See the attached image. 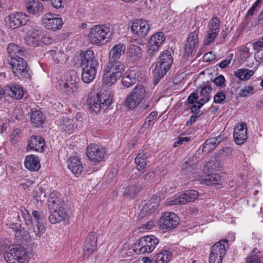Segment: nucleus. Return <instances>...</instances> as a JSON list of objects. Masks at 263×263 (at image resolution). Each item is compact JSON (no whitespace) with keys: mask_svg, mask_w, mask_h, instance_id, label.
Listing matches in <instances>:
<instances>
[{"mask_svg":"<svg viewBox=\"0 0 263 263\" xmlns=\"http://www.w3.org/2000/svg\"><path fill=\"white\" fill-rule=\"evenodd\" d=\"M254 70H249L245 68L240 69L234 72L235 76L238 78L239 80L242 81L249 79L254 74Z\"/></svg>","mask_w":263,"mask_h":263,"instance_id":"a19ab883","label":"nucleus"},{"mask_svg":"<svg viewBox=\"0 0 263 263\" xmlns=\"http://www.w3.org/2000/svg\"><path fill=\"white\" fill-rule=\"evenodd\" d=\"M45 145L44 140L42 137L32 136L28 140L27 148L35 152H42Z\"/></svg>","mask_w":263,"mask_h":263,"instance_id":"a878e982","label":"nucleus"},{"mask_svg":"<svg viewBox=\"0 0 263 263\" xmlns=\"http://www.w3.org/2000/svg\"><path fill=\"white\" fill-rule=\"evenodd\" d=\"M190 140V138L188 137H179L178 140L174 143V146L177 147L178 145H180L183 143L184 142H187Z\"/></svg>","mask_w":263,"mask_h":263,"instance_id":"0e129e2a","label":"nucleus"},{"mask_svg":"<svg viewBox=\"0 0 263 263\" xmlns=\"http://www.w3.org/2000/svg\"><path fill=\"white\" fill-rule=\"evenodd\" d=\"M199 27L196 25H194L186 39L184 47L185 54L187 57L193 56L197 50L199 42Z\"/></svg>","mask_w":263,"mask_h":263,"instance_id":"1a4fd4ad","label":"nucleus"},{"mask_svg":"<svg viewBox=\"0 0 263 263\" xmlns=\"http://www.w3.org/2000/svg\"><path fill=\"white\" fill-rule=\"evenodd\" d=\"M126 49L125 46L123 44L115 45L111 49L109 54V61H119L121 55L123 54Z\"/></svg>","mask_w":263,"mask_h":263,"instance_id":"7c9ffc66","label":"nucleus"},{"mask_svg":"<svg viewBox=\"0 0 263 263\" xmlns=\"http://www.w3.org/2000/svg\"><path fill=\"white\" fill-rule=\"evenodd\" d=\"M42 24L48 30L57 31L61 29L63 22L57 14L47 13L42 18Z\"/></svg>","mask_w":263,"mask_h":263,"instance_id":"4468645a","label":"nucleus"},{"mask_svg":"<svg viewBox=\"0 0 263 263\" xmlns=\"http://www.w3.org/2000/svg\"><path fill=\"white\" fill-rule=\"evenodd\" d=\"M203 102H200V100H198L196 104H193L191 107L190 109L191 110L192 112H194L195 111L197 112V111L200 109L203 105L204 104Z\"/></svg>","mask_w":263,"mask_h":263,"instance_id":"052dcab7","label":"nucleus"},{"mask_svg":"<svg viewBox=\"0 0 263 263\" xmlns=\"http://www.w3.org/2000/svg\"><path fill=\"white\" fill-rule=\"evenodd\" d=\"M66 82L63 85L61 84V89L66 93L67 95H74L77 92L79 88V84L77 80L78 78L76 75V72L72 71L71 73L67 74Z\"/></svg>","mask_w":263,"mask_h":263,"instance_id":"dca6fc26","label":"nucleus"},{"mask_svg":"<svg viewBox=\"0 0 263 263\" xmlns=\"http://www.w3.org/2000/svg\"><path fill=\"white\" fill-rule=\"evenodd\" d=\"M107 72L120 78L125 70L124 65L120 61H109L105 67Z\"/></svg>","mask_w":263,"mask_h":263,"instance_id":"cd10ccee","label":"nucleus"},{"mask_svg":"<svg viewBox=\"0 0 263 263\" xmlns=\"http://www.w3.org/2000/svg\"><path fill=\"white\" fill-rule=\"evenodd\" d=\"M7 50L9 54H14L13 57H15L16 54L22 55L25 52L24 48L13 43H10L8 45Z\"/></svg>","mask_w":263,"mask_h":263,"instance_id":"de8ad7c7","label":"nucleus"},{"mask_svg":"<svg viewBox=\"0 0 263 263\" xmlns=\"http://www.w3.org/2000/svg\"><path fill=\"white\" fill-rule=\"evenodd\" d=\"M166 203L168 205L183 204L180 195L178 196H174L168 198L166 200Z\"/></svg>","mask_w":263,"mask_h":263,"instance_id":"3c124183","label":"nucleus"},{"mask_svg":"<svg viewBox=\"0 0 263 263\" xmlns=\"http://www.w3.org/2000/svg\"><path fill=\"white\" fill-rule=\"evenodd\" d=\"M4 258L8 263H27L28 261L26 251L20 245H12Z\"/></svg>","mask_w":263,"mask_h":263,"instance_id":"6e6552de","label":"nucleus"},{"mask_svg":"<svg viewBox=\"0 0 263 263\" xmlns=\"http://www.w3.org/2000/svg\"><path fill=\"white\" fill-rule=\"evenodd\" d=\"M145 93V89L143 86H137L126 97L124 101L125 106L130 109L135 108L142 102Z\"/></svg>","mask_w":263,"mask_h":263,"instance_id":"9b49d317","label":"nucleus"},{"mask_svg":"<svg viewBox=\"0 0 263 263\" xmlns=\"http://www.w3.org/2000/svg\"><path fill=\"white\" fill-rule=\"evenodd\" d=\"M97 237L93 232L90 233L87 236L83 245L84 255L89 256L97 250Z\"/></svg>","mask_w":263,"mask_h":263,"instance_id":"5701e85b","label":"nucleus"},{"mask_svg":"<svg viewBox=\"0 0 263 263\" xmlns=\"http://www.w3.org/2000/svg\"><path fill=\"white\" fill-rule=\"evenodd\" d=\"M246 263H263V254L257 249H254L247 257Z\"/></svg>","mask_w":263,"mask_h":263,"instance_id":"58836bf2","label":"nucleus"},{"mask_svg":"<svg viewBox=\"0 0 263 263\" xmlns=\"http://www.w3.org/2000/svg\"><path fill=\"white\" fill-rule=\"evenodd\" d=\"M132 33L139 37L145 36L149 31L150 28L148 22L140 19L135 21L131 25Z\"/></svg>","mask_w":263,"mask_h":263,"instance_id":"a211bd4d","label":"nucleus"},{"mask_svg":"<svg viewBox=\"0 0 263 263\" xmlns=\"http://www.w3.org/2000/svg\"><path fill=\"white\" fill-rule=\"evenodd\" d=\"M27 11L34 15H40L43 12V6L38 0H24Z\"/></svg>","mask_w":263,"mask_h":263,"instance_id":"bb28decb","label":"nucleus"},{"mask_svg":"<svg viewBox=\"0 0 263 263\" xmlns=\"http://www.w3.org/2000/svg\"><path fill=\"white\" fill-rule=\"evenodd\" d=\"M57 122L61 131L67 134L74 132L77 127L75 120L66 116H62Z\"/></svg>","mask_w":263,"mask_h":263,"instance_id":"4be33fe9","label":"nucleus"},{"mask_svg":"<svg viewBox=\"0 0 263 263\" xmlns=\"http://www.w3.org/2000/svg\"><path fill=\"white\" fill-rule=\"evenodd\" d=\"M50 213L49 220L52 224H57L67 220L68 218L67 212L64 206L54 210Z\"/></svg>","mask_w":263,"mask_h":263,"instance_id":"b1692460","label":"nucleus"},{"mask_svg":"<svg viewBox=\"0 0 263 263\" xmlns=\"http://www.w3.org/2000/svg\"><path fill=\"white\" fill-rule=\"evenodd\" d=\"M157 224V222L154 220L148 221L145 224H142L141 228L142 230H151L154 229Z\"/></svg>","mask_w":263,"mask_h":263,"instance_id":"4d7b16f0","label":"nucleus"},{"mask_svg":"<svg viewBox=\"0 0 263 263\" xmlns=\"http://www.w3.org/2000/svg\"><path fill=\"white\" fill-rule=\"evenodd\" d=\"M26 33L25 42L29 46H41L40 39L43 34L42 30L35 25H27L24 28Z\"/></svg>","mask_w":263,"mask_h":263,"instance_id":"f8f14e48","label":"nucleus"},{"mask_svg":"<svg viewBox=\"0 0 263 263\" xmlns=\"http://www.w3.org/2000/svg\"><path fill=\"white\" fill-rule=\"evenodd\" d=\"M158 113L157 111H152L149 116L146 118L145 122L143 124L144 128H148L151 125L152 122L157 117Z\"/></svg>","mask_w":263,"mask_h":263,"instance_id":"8fccbe9b","label":"nucleus"},{"mask_svg":"<svg viewBox=\"0 0 263 263\" xmlns=\"http://www.w3.org/2000/svg\"><path fill=\"white\" fill-rule=\"evenodd\" d=\"M220 22L219 19L217 17L213 18L209 21L207 34L204 40L205 45L211 44L217 37L219 32Z\"/></svg>","mask_w":263,"mask_h":263,"instance_id":"f3484780","label":"nucleus"},{"mask_svg":"<svg viewBox=\"0 0 263 263\" xmlns=\"http://www.w3.org/2000/svg\"><path fill=\"white\" fill-rule=\"evenodd\" d=\"M156 210V206L153 205L152 208H149L147 205H145L141 210V214L143 215L148 213H152Z\"/></svg>","mask_w":263,"mask_h":263,"instance_id":"e2e57ef3","label":"nucleus"},{"mask_svg":"<svg viewBox=\"0 0 263 263\" xmlns=\"http://www.w3.org/2000/svg\"><path fill=\"white\" fill-rule=\"evenodd\" d=\"M112 33L113 29L109 25H95L90 30L88 37L91 44L102 46L110 39Z\"/></svg>","mask_w":263,"mask_h":263,"instance_id":"7ed1b4c3","label":"nucleus"},{"mask_svg":"<svg viewBox=\"0 0 263 263\" xmlns=\"http://www.w3.org/2000/svg\"><path fill=\"white\" fill-rule=\"evenodd\" d=\"M128 54L132 61H137L141 58L142 50L140 47L131 44L128 48Z\"/></svg>","mask_w":263,"mask_h":263,"instance_id":"ea45409f","label":"nucleus"},{"mask_svg":"<svg viewBox=\"0 0 263 263\" xmlns=\"http://www.w3.org/2000/svg\"><path fill=\"white\" fill-rule=\"evenodd\" d=\"M165 40V37L162 32H157L152 35L148 44V54L150 55H153L155 52L158 51Z\"/></svg>","mask_w":263,"mask_h":263,"instance_id":"6ab92c4d","label":"nucleus"},{"mask_svg":"<svg viewBox=\"0 0 263 263\" xmlns=\"http://www.w3.org/2000/svg\"><path fill=\"white\" fill-rule=\"evenodd\" d=\"M81 57L83 66L82 80L86 83H90L96 76L99 62L95 58L93 50L90 48L81 53Z\"/></svg>","mask_w":263,"mask_h":263,"instance_id":"f03ea898","label":"nucleus"},{"mask_svg":"<svg viewBox=\"0 0 263 263\" xmlns=\"http://www.w3.org/2000/svg\"><path fill=\"white\" fill-rule=\"evenodd\" d=\"M63 205L64 203L55 193H51L49 194L48 198V208L49 212H51L52 210L64 206Z\"/></svg>","mask_w":263,"mask_h":263,"instance_id":"72a5a7b5","label":"nucleus"},{"mask_svg":"<svg viewBox=\"0 0 263 263\" xmlns=\"http://www.w3.org/2000/svg\"><path fill=\"white\" fill-rule=\"evenodd\" d=\"M24 164L26 168L30 171H37L41 167L39 158L33 155L26 157Z\"/></svg>","mask_w":263,"mask_h":263,"instance_id":"c756f323","label":"nucleus"},{"mask_svg":"<svg viewBox=\"0 0 263 263\" xmlns=\"http://www.w3.org/2000/svg\"><path fill=\"white\" fill-rule=\"evenodd\" d=\"M20 211L28 229L34 234L36 239H40L46 230L44 223L45 216L43 214V212H39L37 210H33L32 212V215L34 218L33 219L25 208H21Z\"/></svg>","mask_w":263,"mask_h":263,"instance_id":"f257e3e1","label":"nucleus"},{"mask_svg":"<svg viewBox=\"0 0 263 263\" xmlns=\"http://www.w3.org/2000/svg\"><path fill=\"white\" fill-rule=\"evenodd\" d=\"M226 98V95L223 91L218 92L214 96V102L215 103L223 104Z\"/></svg>","mask_w":263,"mask_h":263,"instance_id":"5fc2aeb1","label":"nucleus"},{"mask_svg":"<svg viewBox=\"0 0 263 263\" xmlns=\"http://www.w3.org/2000/svg\"><path fill=\"white\" fill-rule=\"evenodd\" d=\"M254 58L257 62L263 61V50L256 51L255 53Z\"/></svg>","mask_w":263,"mask_h":263,"instance_id":"774afa93","label":"nucleus"},{"mask_svg":"<svg viewBox=\"0 0 263 263\" xmlns=\"http://www.w3.org/2000/svg\"><path fill=\"white\" fill-rule=\"evenodd\" d=\"M33 197L37 202H42L46 198V193L42 187L36 186L33 191Z\"/></svg>","mask_w":263,"mask_h":263,"instance_id":"49530a36","label":"nucleus"},{"mask_svg":"<svg viewBox=\"0 0 263 263\" xmlns=\"http://www.w3.org/2000/svg\"><path fill=\"white\" fill-rule=\"evenodd\" d=\"M30 120L35 127L41 126L44 122L43 114L40 110H35L32 111L30 115Z\"/></svg>","mask_w":263,"mask_h":263,"instance_id":"4c0bfd02","label":"nucleus"},{"mask_svg":"<svg viewBox=\"0 0 263 263\" xmlns=\"http://www.w3.org/2000/svg\"><path fill=\"white\" fill-rule=\"evenodd\" d=\"M15 76L18 78H30L31 72L26 61L18 56L12 57L10 61Z\"/></svg>","mask_w":263,"mask_h":263,"instance_id":"0eeeda50","label":"nucleus"},{"mask_svg":"<svg viewBox=\"0 0 263 263\" xmlns=\"http://www.w3.org/2000/svg\"><path fill=\"white\" fill-rule=\"evenodd\" d=\"M6 96L19 100L23 98L24 92L19 85L11 84L6 86Z\"/></svg>","mask_w":263,"mask_h":263,"instance_id":"c85d7f7f","label":"nucleus"},{"mask_svg":"<svg viewBox=\"0 0 263 263\" xmlns=\"http://www.w3.org/2000/svg\"><path fill=\"white\" fill-rule=\"evenodd\" d=\"M253 48L255 50L259 51L262 50L263 48V40L262 39L256 41L253 44Z\"/></svg>","mask_w":263,"mask_h":263,"instance_id":"680f3d73","label":"nucleus"},{"mask_svg":"<svg viewBox=\"0 0 263 263\" xmlns=\"http://www.w3.org/2000/svg\"><path fill=\"white\" fill-rule=\"evenodd\" d=\"M141 191V187L136 184L129 185L126 187L124 195L127 197L133 198Z\"/></svg>","mask_w":263,"mask_h":263,"instance_id":"c03bdc74","label":"nucleus"},{"mask_svg":"<svg viewBox=\"0 0 263 263\" xmlns=\"http://www.w3.org/2000/svg\"><path fill=\"white\" fill-rule=\"evenodd\" d=\"M202 114V112L200 110L196 112L194 114L191 116L190 120L187 121L186 125L187 126L192 125L193 123H195L196 119L200 117Z\"/></svg>","mask_w":263,"mask_h":263,"instance_id":"13d9d810","label":"nucleus"},{"mask_svg":"<svg viewBox=\"0 0 263 263\" xmlns=\"http://www.w3.org/2000/svg\"><path fill=\"white\" fill-rule=\"evenodd\" d=\"M233 138L238 145L243 144L247 139V124L243 122L236 125L233 130Z\"/></svg>","mask_w":263,"mask_h":263,"instance_id":"412c9836","label":"nucleus"},{"mask_svg":"<svg viewBox=\"0 0 263 263\" xmlns=\"http://www.w3.org/2000/svg\"><path fill=\"white\" fill-rule=\"evenodd\" d=\"M231 61V59H226L218 64V65L221 68H225L229 66Z\"/></svg>","mask_w":263,"mask_h":263,"instance_id":"338daca9","label":"nucleus"},{"mask_svg":"<svg viewBox=\"0 0 263 263\" xmlns=\"http://www.w3.org/2000/svg\"><path fill=\"white\" fill-rule=\"evenodd\" d=\"M29 20V16L23 12L12 13L6 17V25L12 29L26 25Z\"/></svg>","mask_w":263,"mask_h":263,"instance_id":"ddd939ff","label":"nucleus"},{"mask_svg":"<svg viewBox=\"0 0 263 263\" xmlns=\"http://www.w3.org/2000/svg\"><path fill=\"white\" fill-rule=\"evenodd\" d=\"M111 102L112 98L108 95L91 92L89 95L86 103L90 111L97 114L102 109H106Z\"/></svg>","mask_w":263,"mask_h":263,"instance_id":"39448f33","label":"nucleus"},{"mask_svg":"<svg viewBox=\"0 0 263 263\" xmlns=\"http://www.w3.org/2000/svg\"><path fill=\"white\" fill-rule=\"evenodd\" d=\"M147 158L146 152H144L143 151L140 152L135 158V162L138 171H141L145 167Z\"/></svg>","mask_w":263,"mask_h":263,"instance_id":"79ce46f5","label":"nucleus"},{"mask_svg":"<svg viewBox=\"0 0 263 263\" xmlns=\"http://www.w3.org/2000/svg\"><path fill=\"white\" fill-rule=\"evenodd\" d=\"M173 62V58L169 50H166L161 53L156 63L154 71V84H157L170 69Z\"/></svg>","mask_w":263,"mask_h":263,"instance_id":"20e7f679","label":"nucleus"},{"mask_svg":"<svg viewBox=\"0 0 263 263\" xmlns=\"http://www.w3.org/2000/svg\"><path fill=\"white\" fill-rule=\"evenodd\" d=\"M86 154L91 161L99 162L104 159L105 151L99 145L92 144L87 147Z\"/></svg>","mask_w":263,"mask_h":263,"instance_id":"aec40b11","label":"nucleus"},{"mask_svg":"<svg viewBox=\"0 0 263 263\" xmlns=\"http://www.w3.org/2000/svg\"><path fill=\"white\" fill-rule=\"evenodd\" d=\"M212 88L209 84H206L201 87L200 96L201 98L199 99L200 102L205 103L210 100V93L211 92Z\"/></svg>","mask_w":263,"mask_h":263,"instance_id":"37998d69","label":"nucleus"},{"mask_svg":"<svg viewBox=\"0 0 263 263\" xmlns=\"http://www.w3.org/2000/svg\"><path fill=\"white\" fill-rule=\"evenodd\" d=\"M119 79V78L115 77V75L111 74V73L107 72L106 69H104L102 80L103 84L111 86L115 84Z\"/></svg>","mask_w":263,"mask_h":263,"instance_id":"a18cd8bd","label":"nucleus"},{"mask_svg":"<svg viewBox=\"0 0 263 263\" xmlns=\"http://www.w3.org/2000/svg\"><path fill=\"white\" fill-rule=\"evenodd\" d=\"M172 258V253L169 250H164L158 253L154 257L156 263H167Z\"/></svg>","mask_w":263,"mask_h":263,"instance_id":"f704fd0d","label":"nucleus"},{"mask_svg":"<svg viewBox=\"0 0 263 263\" xmlns=\"http://www.w3.org/2000/svg\"><path fill=\"white\" fill-rule=\"evenodd\" d=\"M202 180H203V183L207 185H220L222 182L221 177L217 174L207 175Z\"/></svg>","mask_w":263,"mask_h":263,"instance_id":"c9c22d12","label":"nucleus"},{"mask_svg":"<svg viewBox=\"0 0 263 263\" xmlns=\"http://www.w3.org/2000/svg\"><path fill=\"white\" fill-rule=\"evenodd\" d=\"M261 4V0H257L254 4L252 5V6L249 9L246 16L247 17H250L253 16L254 12L256 11L258 8L260 7Z\"/></svg>","mask_w":263,"mask_h":263,"instance_id":"6e6d98bb","label":"nucleus"},{"mask_svg":"<svg viewBox=\"0 0 263 263\" xmlns=\"http://www.w3.org/2000/svg\"><path fill=\"white\" fill-rule=\"evenodd\" d=\"M183 204L189 202H192L197 199L198 193L195 190H187L180 194Z\"/></svg>","mask_w":263,"mask_h":263,"instance_id":"e433bc0d","label":"nucleus"},{"mask_svg":"<svg viewBox=\"0 0 263 263\" xmlns=\"http://www.w3.org/2000/svg\"><path fill=\"white\" fill-rule=\"evenodd\" d=\"M160 227L162 230L170 231L176 228L179 223V218L173 212L163 213L160 218Z\"/></svg>","mask_w":263,"mask_h":263,"instance_id":"2eb2a0df","label":"nucleus"},{"mask_svg":"<svg viewBox=\"0 0 263 263\" xmlns=\"http://www.w3.org/2000/svg\"><path fill=\"white\" fill-rule=\"evenodd\" d=\"M198 99V93L193 92L191 93L187 99V101L189 104H194L197 101Z\"/></svg>","mask_w":263,"mask_h":263,"instance_id":"bf43d9fd","label":"nucleus"},{"mask_svg":"<svg viewBox=\"0 0 263 263\" xmlns=\"http://www.w3.org/2000/svg\"><path fill=\"white\" fill-rule=\"evenodd\" d=\"M139 78L138 71L137 70L128 69L122 78V84L126 87H130L135 84Z\"/></svg>","mask_w":263,"mask_h":263,"instance_id":"393cba45","label":"nucleus"},{"mask_svg":"<svg viewBox=\"0 0 263 263\" xmlns=\"http://www.w3.org/2000/svg\"><path fill=\"white\" fill-rule=\"evenodd\" d=\"M68 168L76 176L80 175L83 171V166L77 157H71L69 160Z\"/></svg>","mask_w":263,"mask_h":263,"instance_id":"473e14b6","label":"nucleus"},{"mask_svg":"<svg viewBox=\"0 0 263 263\" xmlns=\"http://www.w3.org/2000/svg\"><path fill=\"white\" fill-rule=\"evenodd\" d=\"M12 245L10 244L8 241H0V254L6 255L7 252L9 251L10 247Z\"/></svg>","mask_w":263,"mask_h":263,"instance_id":"603ef678","label":"nucleus"},{"mask_svg":"<svg viewBox=\"0 0 263 263\" xmlns=\"http://www.w3.org/2000/svg\"><path fill=\"white\" fill-rule=\"evenodd\" d=\"M222 140V138L220 136L206 139L203 145L202 152L206 153H209L215 149Z\"/></svg>","mask_w":263,"mask_h":263,"instance_id":"2f4dec72","label":"nucleus"},{"mask_svg":"<svg viewBox=\"0 0 263 263\" xmlns=\"http://www.w3.org/2000/svg\"><path fill=\"white\" fill-rule=\"evenodd\" d=\"M53 41V40L52 38H51L50 37L44 36L43 35V34H42V35L41 36V39H40L41 45H42V44H46V45L50 44L51 43H52Z\"/></svg>","mask_w":263,"mask_h":263,"instance_id":"69168bd1","label":"nucleus"},{"mask_svg":"<svg viewBox=\"0 0 263 263\" xmlns=\"http://www.w3.org/2000/svg\"><path fill=\"white\" fill-rule=\"evenodd\" d=\"M228 247V241L221 240L216 242L211 248L209 254L210 263H221L226 253V249Z\"/></svg>","mask_w":263,"mask_h":263,"instance_id":"9d476101","label":"nucleus"},{"mask_svg":"<svg viewBox=\"0 0 263 263\" xmlns=\"http://www.w3.org/2000/svg\"><path fill=\"white\" fill-rule=\"evenodd\" d=\"M214 84L217 86L220 87H224L226 86L225 82L226 80L224 77L222 75H219L216 78H215L213 80Z\"/></svg>","mask_w":263,"mask_h":263,"instance_id":"864d4df0","label":"nucleus"},{"mask_svg":"<svg viewBox=\"0 0 263 263\" xmlns=\"http://www.w3.org/2000/svg\"><path fill=\"white\" fill-rule=\"evenodd\" d=\"M159 242L154 235H148L141 237L135 245V251L139 254L149 253L153 252Z\"/></svg>","mask_w":263,"mask_h":263,"instance_id":"423d86ee","label":"nucleus"},{"mask_svg":"<svg viewBox=\"0 0 263 263\" xmlns=\"http://www.w3.org/2000/svg\"><path fill=\"white\" fill-rule=\"evenodd\" d=\"M254 87L252 86H246L242 88L238 95L240 97H247L249 95H252L254 93Z\"/></svg>","mask_w":263,"mask_h":263,"instance_id":"09e8293b","label":"nucleus"}]
</instances>
